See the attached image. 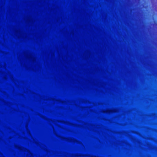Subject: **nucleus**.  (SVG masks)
<instances>
[{"label":"nucleus","instance_id":"1","mask_svg":"<svg viewBox=\"0 0 157 157\" xmlns=\"http://www.w3.org/2000/svg\"><path fill=\"white\" fill-rule=\"evenodd\" d=\"M76 128H63V129H75L76 130V157H78V67H76Z\"/></svg>","mask_w":157,"mask_h":157},{"label":"nucleus","instance_id":"2","mask_svg":"<svg viewBox=\"0 0 157 157\" xmlns=\"http://www.w3.org/2000/svg\"><path fill=\"white\" fill-rule=\"evenodd\" d=\"M115 112V111L114 110L107 109L104 112V113H110Z\"/></svg>","mask_w":157,"mask_h":157},{"label":"nucleus","instance_id":"3","mask_svg":"<svg viewBox=\"0 0 157 157\" xmlns=\"http://www.w3.org/2000/svg\"><path fill=\"white\" fill-rule=\"evenodd\" d=\"M87 54L88 55H89L90 53H89V52H87Z\"/></svg>","mask_w":157,"mask_h":157},{"label":"nucleus","instance_id":"4","mask_svg":"<svg viewBox=\"0 0 157 157\" xmlns=\"http://www.w3.org/2000/svg\"><path fill=\"white\" fill-rule=\"evenodd\" d=\"M79 157H80V154H79Z\"/></svg>","mask_w":157,"mask_h":157},{"label":"nucleus","instance_id":"5","mask_svg":"<svg viewBox=\"0 0 157 157\" xmlns=\"http://www.w3.org/2000/svg\"><path fill=\"white\" fill-rule=\"evenodd\" d=\"M79 144H80V143L79 141Z\"/></svg>","mask_w":157,"mask_h":157}]
</instances>
